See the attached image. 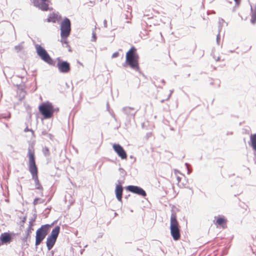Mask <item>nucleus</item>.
Masks as SVG:
<instances>
[{
  "label": "nucleus",
  "mask_w": 256,
  "mask_h": 256,
  "mask_svg": "<svg viewBox=\"0 0 256 256\" xmlns=\"http://www.w3.org/2000/svg\"><path fill=\"white\" fill-rule=\"evenodd\" d=\"M28 170L34 181L36 188L42 190L43 188L38 178V168L35 160L34 150L32 147L28 148Z\"/></svg>",
  "instance_id": "f257e3e1"
},
{
  "label": "nucleus",
  "mask_w": 256,
  "mask_h": 256,
  "mask_svg": "<svg viewBox=\"0 0 256 256\" xmlns=\"http://www.w3.org/2000/svg\"><path fill=\"white\" fill-rule=\"evenodd\" d=\"M139 56L135 47L132 46L126 53V63L132 68L135 70H138Z\"/></svg>",
  "instance_id": "f03ea898"
},
{
  "label": "nucleus",
  "mask_w": 256,
  "mask_h": 256,
  "mask_svg": "<svg viewBox=\"0 0 256 256\" xmlns=\"http://www.w3.org/2000/svg\"><path fill=\"white\" fill-rule=\"evenodd\" d=\"M28 131H29V130H28V128H25V130H24V132H28Z\"/></svg>",
  "instance_id": "a878e982"
},
{
  "label": "nucleus",
  "mask_w": 256,
  "mask_h": 256,
  "mask_svg": "<svg viewBox=\"0 0 256 256\" xmlns=\"http://www.w3.org/2000/svg\"><path fill=\"white\" fill-rule=\"evenodd\" d=\"M12 239V234L8 232L2 233L0 236V242L2 244L9 243L11 242Z\"/></svg>",
  "instance_id": "2eb2a0df"
},
{
  "label": "nucleus",
  "mask_w": 256,
  "mask_h": 256,
  "mask_svg": "<svg viewBox=\"0 0 256 256\" xmlns=\"http://www.w3.org/2000/svg\"><path fill=\"white\" fill-rule=\"evenodd\" d=\"M35 48L38 54L44 61L48 64H52V60L44 48L39 44H36Z\"/></svg>",
  "instance_id": "6e6552de"
},
{
  "label": "nucleus",
  "mask_w": 256,
  "mask_h": 256,
  "mask_svg": "<svg viewBox=\"0 0 256 256\" xmlns=\"http://www.w3.org/2000/svg\"><path fill=\"white\" fill-rule=\"evenodd\" d=\"M57 66L59 71L62 73H68L70 71V64L66 62H60L58 63Z\"/></svg>",
  "instance_id": "4468645a"
},
{
  "label": "nucleus",
  "mask_w": 256,
  "mask_h": 256,
  "mask_svg": "<svg viewBox=\"0 0 256 256\" xmlns=\"http://www.w3.org/2000/svg\"><path fill=\"white\" fill-rule=\"evenodd\" d=\"M68 36L61 37L60 42H62V46L65 48H70L68 42L67 41V38Z\"/></svg>",
  "instance_id": "6ab92c4d"
},
{
  "label": "nucleus",
  "mask_w": 256,
  "mask_h": 256,
  "mask_svg": "<svg viewBox=\"0 0 256 256\" xmlns=\"http://www.w3.org/2000/svg\"><path fill=\"white\" fill-rule=\"evenodd\" d=\"M94 40H96V34H94Z\"/></svg>",
  "instance_id": "bb28decb"
},
{
  "label": "nucleus",
  "mask_w": 256,
  "mask_h": 256,
  "mask_svg": "<svg viewBox=\"0 0 256 256\" xmlns=\"http://www.w3.org/2000/svg\"><path fill=\"white\" fill-rule=\"evenodd\" d=\"M50 228V225L44 224L42 225L40 228L38 229L36 232V246H38L44 239L48 232Z\"/></svg>",
  "instance_id": "39448f33"
},
{
  "label": "nucleus",
  "mask_w": 256,
  "mask_h": 256,
  "mask_svg": "<svg viewBox=\"0 0 256 256\" xmlns=\"http://www.w3.org/2000/svg\"><path fill=\"white\" fill-rule=\"evenodd\" d=\"M44 202V200H42V199H40V198H36L34 200V206L38 204H42Z\"/></svg>",
  "instance_id": "aec40b11"
},
{
  "label": "nucleus",
  "mask_w": 256,
  "mask_h": 256,
  "mask_svg": "<svg viewBox=\"0 0 256 256\" xmlns=\"http://www.w3.org/2000/svg\"><path fill=\"white\" fill-rule=\"evenodd\" d=\"M36 8L43 11H47L49 10L48 6L50 3V0H30Z\"/></svg>",
  "instance_id": "1a4fd4ad"
},
{
  "label": "nucleus",
  "mask_w": 256,
  "mask_h": 256,
  "mask_svg": "<svg viewBox=\"0 0 256 256\" xmlns=\"http://www.w3.org/2000/svg\"><path fill=\"white\" fill-rule=\"evenodd\" d=\"M118 56H119V53L118 52H115L112 54V58H116L118 57Z\"/></svg>",
  "instance_id": "4be33fe9"
},
{
  "label": "nucleus",
  "mask_w": 256,
  "mask_h": 256,
  "mask_svg": "<svg viewBox=\"0 0 256 256\" xmlns=\"http://www.w3.org/2000/svg\"><path fill=\"white\" fill-rule=\"evenodd\" d=\"M114 152L122 159H126L127 154L123 148L119 144H114L112 146Z\"/></svg>",
  "instance_id": "f8f14e48"
},
{
  "label": "nucleus",
  "mask_w": 256,
  "mask_h": 256,
  "mask_svg": "<svg viewBox=\"0 0 256 256\" xmlns=\"http://www.w3.org/2000/svg\"><path fill=\"white\" fill-rule=\"evenodd\" d=\"M235 2H236V6H238L241 2V0H234Z\"/></svg>",
  "instance_id": "5701e85b"
},
{
  "label": "nucleus",
  "mask_w": 256,
  "mask_h": 256,
  "mask_svg": "<svg viewBox=\"0 0 256 256\" xmlns=\"http://www.w3.org/2000/svg\"><path fill=\"white\" fill-rule=\"evenodd\" d=\"M62 20V16L58 12H52L50 13L46 20L48 22H58Z\"/></svg>",
  "instance_id": "ddd939ff"
},
{
  "label": "nucleus",
  "mask_w": 256,
  "mask_h": 256,
  "mask_svg": "<svg viewBox=\"0 0 256 256\" xmlns=\"http://www.w3.org/2000/svg\"><path fill=\"white\" fill-rule=\"evenodd\" d=\"M126 190L134 194H137L142 196H146V192L141 188L135 186H128L126 187Z\"/></svg>",
  "instance_id": "9b49d317"
},
{
  "label": "nucleus",
  "mask_w": 256,
  "mask_h": 256,
  "mask_svg": "<svg viewBox=\"0 0 256 256\" xmlns=\"http://www.w3.org/2000/svg\"><path fill=\"white\" fill-rule=\"evenodd\" d=\"M251 146L252 148L256 151V134H252L250 136Z\"/></svg>",
  "instance_id": "a211bd4d"
},
{
  "label": "nucleus",
  "mask_w": 256,
  "mask_h": 256,
  "mask_svg": "<svg viewBox=\"0 0 256 256\" xmlns=\"http://www.w3.org/2000/svg\"><path fill=\"white\" fill-rule=\"evenodd\" d=\"M227 222L228 220L224 216H218L217 217H215V220H214V224L216 226V228L224 229L227 228Z\"/></svg>",
  "instance_id": "9d476101"
},
{
  "label": "nucleus",
  "mask_w": 256,
  "mask_h": 256,
  "mask_svg": "<svg viewBox=\"0 0 256 256\" xmlns=\"http://www.w3.org/2000/svg\"><path fill=\"white\" fill-rule=\"evenodd\" d=\"M170 234L174 240H178L180 238V226L177 220L176 213H172L170 219Z\"/></svg>",
  "instance_id": "7ed1b4c3"
},
{
  "label": "nucleus",
  "mask_w": 256,
  "mask_h": 256,
  "mask_svg": "<svg viewBox=\"0 0 256 256\" xmlns=\"http://www.w3.org/2000/svg\"><path fill=\"white\" fill-rule=\"evenodd\" d=\"M40 113L45 118H50L54 112V106L50 102L42 103L38 107Z\"/></svg>",
  "instance_id": "20e7f679"
},
{
  "label": "nucleus",
  "mask_w": 256,
  "mask_h": 256,
  "mask_svg": "<svg viewBox=\"0 0 256 256\" xmlns=\"http://www.w3.org/2000/svg\"><path fill=\"white\" fill-rule=\"evenodd\" d=\"M60 226H56L52 230L50 234L47 238L46 246L48 250H50L54 246L60 232Z\"/></svg>",
  "instance_id": "423d86ee"
},
{
  "label": "nucleus",
  "mask_w": 256,
  "mask_h": 256,
  "mask_svg": "<svg viewBox=\"0 0 256 256\" xmlns=\"http://www.w3.org/2000/svg\"><path fill=\"white\" fill-rule=\"evenodd\" d=\"M123 188L121 185L118 184L116 186L115 192L118 200L122 202V196Z\"/></svg>",
  "instance_id": "dca6fc26"
},
{
  "label": "nucleus",
  "mask_w": 256,
  "mask_h": 256,
  "mask_svg": "<svg viewBox=\"0 0 256 256\" xmlns=\"http://www.w3.org/2000/svg\"><path fill=\"white\" fill-rule=\"evenodd\" d=\"M220 34H218L216 36V42L218 44L220 43Z\"/></svg>",
  "instance_id": "412c9836"
},
{
  "label": "nucleus",
  "mask_w": 256,
  "mask_h": 256,
  "mask_svg": "<svg viewBox=\"0 0 256 256\" xmlns=\"http://www.w3.org/2000/svg\"><path fill=\"white\" fill-rule=\"evenodd\" d=\"M251 19L250 22L252 24H255L256 22V6L253 7L251 6Z\"/></svg>",
  "instance_id": "f3484780"
},
{
  "label": "nucleus",
  "mask_w": 256,
  "mask_h": 256,
  "mask_svg": "<svg viewBox=\"0 0 256 256\" xmlns=\"http://www.w3.org/2000/svg\"><path fill=\"white\" fill-rule=\"evenodd\" d=\"M60 36H68L71 31V24L70 20L65 18L60 23Z\"/></svg>",
  "instance_id": "0eeeda50"
},
{
  "label": "nucleus",
  "mask_w": 256,
  "mask_h": 256,
  "mask_svg": "<svg viewBox=\"0 0 256 256\" xmlns=\"http://www.w3.org/2000/svg\"><path fill=\"white\" fill-rule=\"evenodd\" d=\"M177 180H178V183H180V178H179V177H177Z\"/></svg>",
  "instance_id": "393cba45"
},
{
  "label": "nucleus",
  "mask_w": 256,
  "mask_h": 256,
  "mask_svg": "<svg viewBox=\"0 0 256 256\" xmlns=\"http://www.w3.org/2000/svg\"><path fill=\"white\" fill-rule=\"evenodd\" d=\"M32 230V227H30L28 229V236L30 235V233L31 232Z\"/></svg>",
  "instance_id": "b1692460"
}]
</instances>
